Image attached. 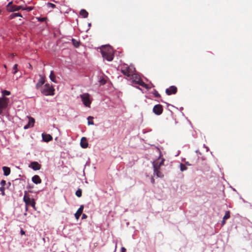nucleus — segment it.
I'll return each instance as SVG.
<instances>
[{
  "mask_svg": "<svg viewBox=\"0 0 252 252\" xmlns=\"http://www.w3.org/2000/svg\"><path fill=\"white\" fill-rule=\"evenodd\" d=\"M36 19L37 20V21L38 22H46L47 21V17H36Z\"/></svg>",
  "mask_w": 252,
  "mask_h": 252,
  "instance_id": "393cba45",
  "label": "nucleus"
},
{
  "mask_svg": "<svg viewBox=\"0 0 252 252\" xmlns=\"http://www.w3.org/2000/svg\"><path fill=\"white\" fill-rule=\"evenodd\" d=\"M75 194L78 197H80L82 196V190L79 189L75 193Z\"/></svg>",
  "mask_w": 252,
  "mask_h": 252,
  "instance_id": "c756f323",
  "label": "nucleus"
},
{
  "mask_svg": "<svg viewBox=\"0 0 252 252\" xmlns=\"http://www.w3.org/2000/svg\"><path fill=\"white\" fill-rule=\"evenodd\" d=\"M153 112L157 115H160L163 112L162 106L160 104L155 105L153 109Z\"/></svg>",
  "mask_w": 252,
  "mask_h": 252,
  "instance_id": "6e6552de",
  "label": "nucleus"
},
{
  "mask_svg": "<svg viewBox=\"0 0 252 252\" xmlns=\"http://www.w3.org/2000/svg\"><path fill=\"white\" fill-rule=\"evenodd\" d=\"M80 145L83 148H86L88 146V143L87 139L85 137H82L80 142Z\"/></svg>",
  "mask_w": 252,
  "mask_h": 252,
  "instance_id": "a211bd4d",
  "label": "nucleus"
},
{
  "mask_svg": "<svg viewBox=\"0 0 252 252\" xmlns=\"http://www.w3.org/2000/svg\"><path fill=\"white\" fill-rule=\"evenodd\" d=\"M49 78H50V80L52 82H55V83H57V81L56 80V76H55V74L54 73V71H51L50 72Z\"/></svg>",
  "mask_w": 252,
  "mask_h": 252,
  "instance_id": "4be33fe9",
  "label": "nucleus"
},
{
  "mask_svg": "<svg viewBox=\"0 0 252 252\" xmlns=\"http://www.w3.org/2000/svg\"><path fill=\"white\" fill-rule=\"evenodd\" d=\"M157 166H155L154 168V174L156 175L158 178H162L163 177V174L162 172H161L159 170L160 168H158L156 167Z\"/></svg>",
  "mask_w": 252,
  "mask_h": 252,
  "instance_id": "4468645a",
  "label": "nucleus"
},
{
  "mask_svg": "<svg viewBox=\"0 0 252 252\" xmlns=\"http://www.w3.org/2000/svg\"><path fill=\"white\" fill-rule=\"evenodd\" d=\"M99 82H100V84H101V85H104V84H105L106 83V81H105V80L104 79H103V78L101 79L99 81Z\"/></svg>",
  "mask_w": 252,
  "mask_h": 252,
  "instance_id": "e433bc0d",
  "label": "nucleus"
},
{
  "mask_svg": "<svg viewBox=\"0 0 252 252\" xmlns=\"http://www.w3.org/2000/svg\"><path fill=\"white\" fill-rule=\"evenodd\" d=\"M121 71L126 76L129 77L131 75V71L127 64H124L121 67Z\"/></svg>",
  "mask_w": 252,
  "mask_h": 252,
  "instance_id": "1a4fd4ad",
  "label": "nucleus"
},
{
  "mask_svg": "<svg viewBox=\"0 0 252 252\" xmlns=\"http://www.w3.org/2000/svg\"><path fill=\"white\" fill-rule=\"evenodd\" d=\"M27 191L25 192V195L23 197V201L25 203L26 206H31L34 210H36L35 201L33 198H31L29 196H27Z\"/></svg>",
  "mask_w": 252,
  "mask_h": 252,
  "instance_id": "39448f33",
  "label": "nucleus"
},
{
  "mask_svg": "<svg viewBox=\"0 0 252 252\" xmlns=\"http://www.w3.org/2000/svg\"><path fill=\"white\" fill-rule=\"evenodd\" d=\"M47 6L48 7H51V8H55L56 7V5L55 4L52 3H50V2H48L47 3Z\"/></svg>",
  "mask_w": 252,
  "mask_h": 252,
  "instance_id": "72a5a7b5",
  "label": "nucleus"
},
{
  "mask_svg": "<svg viewBox=\"0 0 252 252\" xmlns=\"http://www.w3.org/2000/svg\"><path fill=\"white\" fill-rule=\"evenodd\" d=\"M131 76H131V82L132 83L139 85L141 86H142L148 90H149L151 88V87H149V86L148 84L145 83L142 80V79H141V78L138 74H132Z\"/></svg>",
  "mask_w": 252,
  "mask_h": 252,
  "instance_id": "f03ea898",
  "label": "nucleus"
},
{
  "mask_svg": "<svg viewBox=\"0 0 252 252\" xmlns=\"http://www.w3.org/2000/svg\"><path fill=\"white\" fill-rule=\"evenodd\" d=\"M9 99L5 97L0 98V115L2 114L3 110L6 109Z\"/></svg>",
  "mask_w": 252,
  "mask_h": 252,
  "instance_id": "423d86ee",
  "label": "nucleus"
},
{
  "mask_svg": "<svg viewBox=\"0 0 252 252\" xmlns=\"http://www.w3.org/2000/svg\"><path fill=\"white\" fill-rule=\"evenodd\" d=\"M151 183L152 184H154L155 183V180L154 179L153 177H152L151 179Z\"/></svg>",
  "mask_w": 252,
  "mask_h": 252,
  "instance_id": "79ce46f5",
  "label": "nucleus"
},
{
  "mask_svg": "<svg viewBox=\"0 0 252 252\" xmlns=\"http://www.w3.org/2000/svg\"><path fill=\"white\" fill-rule=\"evenodd\" d=\"M10 94V92L7 90H3L2 91V97H4L5 95H9Z\"/></svg>",
  "mask_w": 252,
  "mask_h": 252,
  "instance_id": "c85d7f7f",
  "label": "nucleus"
},
{
  "mask_svg": "<svg viewBox=\"0 0 252 252\" xmlns=\"http://www.w3.org/2000/svg\"><path fill=\"white\" fill-rule=\"evenodd\" d=\"M41 167V165L37 161H32L29 165V167L35 171L40 169Z\"/></svg>",
  "mask_w": 252,
  "mask_h": 252,
  "instance_id": "f8f14e48",
  "label": "nucleus"
},
{
  "mask_svg": "<svg viewBox=\"0 0 252 252\" xmlns=\"http://www.w3.org/2000/svg\"><path fill=\"white\" fill-rule=\"evenodd\" d=\"M24 215H25V216L27 215L26 212V213H25Z\"/></svg>",
  "mask_w": 252,
  "mask_h": 252,
  "instance_id": "3c124183",
  "label": "nucleus"
},
{
  "mask_svg": "<svg viewBox=\"0 0 252 252\" xmlns=\"http://www.w3.org/2000/svg\"><path fill=\"white\" fill-rule=\"evenodd\" d=\"M101 53L103 59L107 61L110 62L113 60V51L110 46L104 47L101 49Z\"/></svg>",
  "mask_w": 252,
  "mask_h": 252,
  "instance_id": "f257e3e1",
  "label": "nucleus"
},
{
  "mask_svg": "<svg viewBox=\"0 0 252 252\" xmlns=\"http://www.w3.org/2000/svg\"><path fill=\"white\" fill-rule=\"evenodd\" d=\"M81 100L84 105L87 107H90L92 101L91 100V96L88 93H84L80 95Z\"/></svg>",
  "mask_w": 252,
  "mask_h": 252,
  "instance_id": "20e7f679",
  "label": "nucleus"
},
{
  "mask_svg": "<svg viewBox=\"0 0 252 252\" xmlns=\"http://www.w3.org/2000/svg\"><path fill=\"white\" fill-rule=\"evenodd\" d=\"M230 212L229 211H227L225 213V215L223 218V220H227L230 218Z\"/></svg>",
  "mask_w": 252,
  "mask_h": 252,
  "instance_id": "bb28decb",
  "label": "nucleus"
},
{
  "mask_svg": "<svg viewBox=\"0 0 252 252\" xmlns=\"http://www.w3.org/2000/svg\"><path fill=\"white\" fill-rule=\"evenodd\" d=\"M11 185L10 182H8V185Z\"/></svg>",
  "mask_w": 252,
  "mask_h": 252,
  "instance_id": "09e8293b",
  "label": "nucleus"
},
{
  "mask_svg": "<svg viewBox=\"0 0 252 252\" xmlns=\"http://www.w3.org/2000/svg\"><path fill=\"white\" fill-rule=\"evenodd\" d=\"M153 94L154 95V96L155 97H160V95L158 93V92L157 90H154V92H153Z\"/></svg>",
  "mask_w": 252,
  "mask_h": 252,
  "instance_id": "473e14b6",
  "label": "nucleus"
},
{
  "mask_svg": "<svg viewBox=\"0 0 252 252\" xmlns=\"http://www.w3.org/2000/svg\"><path fill=\"white\" fill-rule=\"evenodd\" d=\"M33 9V7L32 6H27L24 7L23 6L22 10H26L27 11H31Z\"/></svg>",
  "mask_w": 252,
  "mask_h": 252,
  "instance_id": "cd10ccee",
  "label": "nucleus"
},
{
  "mask_svg": "<svg viewBox=\"0 0 252 252\" xmlns=\"http://www.w3.org/2000/svg\"><path fill=\"white\" fill-rule=\"evenodd\" d=\"M4 67L6 68V66L5 65H4Z\"/></svg>",
  "mask_w": 252,
  "mask_h": 252,
  "instance_id": "8fccbe9b",
  "label": "nucleus"
},
{
  "mask_svg": "<svg viewBox=\"0 0 252 252\" xmlns=\"http://www.w3.org/2000/svg\"><path fill=\"white\" fill-rule=\"evenodd\" d=\"M35 122L34 119L32 117H29V122L28 124L25 125L24 127L25 129H28L30 127L33 126Z\"/></svg>",
  "mask_w": 252,
  "mask_h": 252,
  "instance_id": "ddd939ff",
  "label": "nucleus"
},
{
  "mask_svg": "<svg viewBox=\"0 0 252 252\" xmlns=\"http://www.w3.org/2000/svg\"><path fill=\"white\" fill-rule=\"evenodd\" d=\"M39 79L38 81V82L36 84V85H35V88L37 90H38L40 88H41V87L42 86V85L44 84L45 83V78H44V77L41 75V74H39Z\"/></svg>",
  "mask_w": 252,
  "mask_h": 252,
  "instance_id": "9d476101",
  "label": "nucleus"
},
{
  "mask_svg": "<svg viewBox=\"0 0 252 252\" xmlns=\"http://www.w3.org/2000/svg\"><path fill=\"white\" fill-rule=\"evenodd\" d=\"M126 249L124 247H122L121 249V252H126Z\"/></svg>",
  "mask_w": 252,
  "mask_h": 252,
  "instance_id": "4c0bfd02",
  "label": "nucleus"
},
{
  "mask_svg": "<svg viewBox=\"0 0 252 252\" xmlns=\"http://www.w3.org/2000/svg\"><path fill=\"white\" fill-rule=\"evenodd\" d=\"M21 181V180L20 179H15V180L13 181V182L16 183L17 182H19Z\"/></svg>",
  "mask_w": 252,
  "mask_h": 252,
  "instance_id": "ea45409f",
  "label": "nucleus"
},
{
  "mask_svg": "<svg viewBox=\"0 0 252 252\" xmlns=\"http://www.w3.org/2000/svg\"><path fill=\"white\" fill-rule=\"evenodd\" d=\"M16 17H22V15L20 13H12L9 16V18L10 19H13L15 18Z\"/></svg>",
  "mask_w": 252,
  "mask_h": 252,
  "instance_id": "5701e85b",
  "label": "nucleus"
},
{
  "mask_svg": "<svg viewBox=\"0 0 252 252\" xmlns=\"http://www.w3.org/2000/svg\"><path fill=\"white\" fill-rule=\"evenodd\" d=\"M23 6L16 5L12 4V2H9L7 5V10L9 12L17 11L22 10Z\"/></svg>",
  "mask_w": 252,
  "mask_h": 252,
  "instance_id": "0eeeda50",
  "label": "nucleus"
},
{
  "mask_svg": "<svg viewBox=\"0 0 252 252\" xmlns=\"http://www.w3.org/2000/svg\"><path fill=\"white\" fill-rule=\"evenodd\" d=\"M187 169V167L183 163L180 164V170L181 171H185Z\"/></svg>",
  "mask_w": 252,
  "mask_h": 252,
  "instance_id": "2f4dec72",
  "label": "nucleus"
},
{
  "mask_svg": "<svg viewBox=\"0 0 252 252\" xmlns=\"http://www.w3.org/2000/svg\"><path fill=\"white\" fill-rule=\"evenodd\" d=\"M186 164H187V165H190V164L189 163V162H186Z\"/></svg>",
  "mask_w": 252,
  "mask_h": 252,
  "instance_id": "49530a36",
  "label": "nucleus"
},
{
  "mask_svg": "<svg viewBox=\"0 0 252 252\" xmlns=\"http://www.w3.org/2000/svg\"><path fill=\"white\" fill-rule=\"evenodd\" d=\"M25 209H26V212H27L28 211V206H26V205Z\"/></svg>",
  "mask_w": 252,
  "mask_h": 252,
  "instance_id": "37998d69",
  "label": "nucleus"
},
{
  "mask_svg": "<svg viewBox=\"0 0 252 252\" xmlns=\"http://www.w3.org/2000/svg\"><path fill=\"white\" fill-rule=\"evenodd\" d=\"M80 15L83 18H86L88 16V12L85 9H81L80 11Z\"/></svg>",
  "mask_w": 252,
  "mask_h": 252,
  "instance_id": "412c9836",
  "label": "nucleus"
},
{
  "mask_svg": "<svg viewBox=\"0 0 252 252\" xmlns=\"http://www.w3.org/2000/svg\"><path fill=\"white\" fill-rule=\"evenodd\" d=\"M87 216L85 214H83L82 215V219H84L87 218Z\"/></svg>",
  "mask_w": 252,
  "mask_h": 252,
  "instance_id": "58836bf2",
  "label": "nucleus"
},
{
  "mask_svg": "<svg viewBox=\"0 0 252 252\" xmlns=\"http://www.w3.org/2000/svg\"><path fill=\"white\" fill-rule=\"evenodd\" d=\"M137 88L141 90V89L139 87H137Z\"/></svg>",
  "mask_w": 252,
  "mask_h": 252,
  "instance_id": "603ef678",
  "label": "nucleus"
},
{
  "mask_svg": "<svg viewBox=\"0 0 252 252\" xmlns=\"http://www.w3.org/2000/svg\"><path fill=\"white\" fill-rule=\"evenodd\" d=\"M17 67H18V65L17 64H15L13 65V74H15L17 72V71H18Z\"/></svg>",
  "mask_w": 252,
  "mask_h": 252,
  "instance_id": "7c9ffc66",
  "label": "nucleus"
},
{
  "mask_svg": "<svg viewBox=\"0 0 252 252\" xmlns=\"http://www.w3.org/2000/svg\"><path fill=\"white\" fill-rule=\"evenodd\" d=\"M42 139L44 142H48L53 139L52 136L50 134L43 133L42 134Z\"/></svg>",
  "mask_w": 252,
  "mask_h": 252,
  "instance_id": "2eb2a0df",
  "label": "nucleus"
},
{
  "mask_svg": "<svg viewBox=\"0 0 252 252\" xmlns=\"http://www.w3.org/2000/svg\"><path fill=\"white\" fill-rule=\"evenodd\" d=\"M88 25H89V27H90V26H91V23H89Z\"/></svg>",
  "mask_w": 252,
  "mask_h": 252,
  "instance_id": "de8ad7c7",
  "label": "nucleus"
},
{
  "mask_svg": "<svg viewBox=\"0 0 252 252\" xmlns=\"http://www.w3.org/2000/svg\"><path fill=\"white\" fill-rule=\"evenodd\" d=\"M2 170L3 171V175L7 176L10 174V168L7 166H3Z\"/></svg>",
  "mask_w": 252,
  "mask_h": 252,
  "instance_id": "aec40b11",
  "label": "nucleus"
},
{
  "mask_svg": "<svg viewBox=\"0 0 252 252\" xmlns=\"http://www.w3.org/2000/svg\"><path fill=\"white\" fill-rule=\"evenodd\" d=\"M177 91V88L174 86H171L169 88L166 89L165 92L167 95H169L172 94H175Z\"/></svg>",
  "mask_w": 252,
  "mask_h": 252,
  "instance_id": "9b49d317",
  "label": "nucleus"
},
{
  "mask_svg": "<svg viewBox=\"0 0 252 252\" xmlns=\"http://www.w3.org/2000/svg\"><path fill=\"white\" fill-rule=\"evenodd\" d=\"M21 232L22 234H25V232L23 230H21Z\"/></svg>",
  "mask_w": 252,
  "mask_h": 252,
  "instance_id": "c03bdc74",
  "label": "nucleus"
},
{
  "mask_svg": "<svg viewBox=\"0 0 252 252\" xmlns=\"http://www.w3.org/2000/svg\"><path fill=\"white\" fill-rule=\"evenodd\" d=\"M32 181L35 184H39L41 183V180L38 175H34L32 177Z\"/></svg>",
  "mask_w": 252,
  "mask_h": 252,
  "instance_id": "6ab92c4d",
  "label": "nucleus"
},
{
  "mask_svg": "<svg viewBox=\"0 0 252 252\" xmlns=\"http://www.w3.org/2000/svg\"><path fill=\"white\" fill-rule=\"evenodd\" d=\"M93 119L94 118L92 116H89L87 118L88 121V124L89 125H94V121H93Z\"/></svg>",
  "mask_w": 252,
  "mask_h": 252,
  "instance_id": "a878e982",
  "label": "nucleus"
},
{
  "mask_svg": "<svg viewBox=\"0 0 252 252\" xmlns=\"http://www.w3.org/2000/svg\"><path fill=\"white\" fill-rule=\"evenodd\" d=\"M4 189H5L4 187H0V191H1V193L2 196L5 195Z\"/></svg>",
  "mask_w": 252,
  "mask_h": 252,
  "instance_id": "f704fd0d",
  "label": "nucleus"
},
{
  "mask_svg": "<svg viewBox=\"0 0 252 252\" xmlns=\"http://www.w3.org/2000/svg\"><path fill=\"white\" fill-rule=\"evenodd\" d=\"M83 209H84V206L83 205H81L80 208L78 209V210L77 211V212L75 214V218L77 220H78L79 218H80L81 214L83 212Z\"/></svg>",
  "mask_w": 252,
  "mask_h": 252,
  "instance_id": "f3484780",
  "label": "nucleus"
},
{
  "mask_svg": "<svg viewBox=\"0 0 252 252\" xmlns=\"http://www.w3.org/2000/svg\"><path fill=\"white\" fill-rule=\"evenodd\" d=\"M71 41H72V44L74 47L77 48L79 46V45H80V41H78L74 38H72Z\"/></svg>",
  "mask_w": 252,
  "mask_h": 252,
  "instance_id": "b1692460",
  "label": "nucleus"
},
{
  "mask_svg": "<svg viewBox=\"0 0 252 252\" xmlns=\"http://www.w3.org/2000/svg\"><path fill=\"white\" fill-rule=\"evenodd\" d=\"M164 161V159H162V160L160 161L158 160L153 161L152 163L153 167H154L155 166H157L156 167H157L158 168H160V166L163 164Z\"/></svg>",
  "mask_w": 252,
  "mask_h": 252,
  "instance_id": "dca6fc26",
  "label": "nucleus"
},
{
  "mask_svg": "<svg viewBox=\"0 0 252 252\" xmlns=\"http://www.w3.org/2000/svg\"><path fill=\"white\" fill-rule=\"evenodd\" d=\"M54 89L49 84H46L41 90V92L45 95H53Z\"/></svg>",
  "mask_w": 252,
  "mask_h": 252,
  "instance_id": "7ed1b4c3",
  "label": "nucleus"
},
{
  "mask_svg": "<svg viewBox=\"0 0 252 252\" xmlns=\"http://www.w3.org/2000/svg\"><path fill=\"white\" fill-rule=\"evenodd\" d=\"M29 65H30V68H32V65H31L30 64H29Z\"/></svg>",
  "mask_w": 252,
  "mask_h": 252,
  "instance_id": "a18cd8bd",
  "label": "nucleus"
},
{
  "mask_svg": "<svg viewBox=\"0 0 252 252\" xmlns=\"http://www.w3.org/2000/svg\"><path fill=\"white\" fill-rule=\"evenodd\" d=\"M225 220H223L221 221V225L223 226L225 223Z\"/></svg>",
  "mask_w": 252,
  "mask_h": 252,
  "instance_id": "a19ab883",
  "label": "nucleus"
},
{
  "mask_svg": "<svg viewBox=\"0 0 252 252\" xmlns=\"http://www.w3.org/2000/svg\"><path fill=\"white\" fill-rule=\"evenodd\" d=\"M0 184L1 185V187H4V186L6 185V181L4 180H2L0 183Z\"/></svg>",
  "mask_w": 252,
  "mask_h": 252,
  "instance_id": "c9c22d12",
  "label": "nucleus"
}]
</instances>
